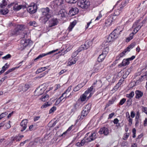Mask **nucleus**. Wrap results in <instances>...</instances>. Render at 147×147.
<instances>
[{"label":"nucleus","instance_id":"nucleus-1","mask_svg":"<svg viewBox=\"0 0 147 147\" xmlns=\"http://www.w3.org/2000/svg\"><path fill=\"white\" fill-rule=\"evenodd\" d=\"M92 93H90L89 95H88L87 91H85L84 94L80 96L78 100L74 105V107L77 108L79 106L80 101L84 102L87 100L92 96Z\"/></svg>","mask_w":147,"mask_h":147},{"label":"nucleus","instance_id":"nucleus-2","mask_svg":"<svg viewBox=\"0 0 147 147\" xmlns=\"http://www.w3.org/2000/svg\"><path fill=\"white\" fill-rule=\"evenodd\" d=\"M119 34V32L118 30L115 29L108 36L106 41L107 42H112L117 39Z\"/></svg>","mask_w":147,"mask_h":147},{"label":"nucleus","instance_id":"nucleus-3","mask_svg":"<svg viewBox=\"0 0 147 147\" xmlns=\"http://www.w3.org/2000/svg\"><path fill=\"white\" fill-rule=\"evenodd\" d=\"M136 45V43L134 42L128 46L126 49H124V51L122 53L118 55L117 57L116 61H117L119 60L121 57H123L127 52L130 51V50L132 49Z\"/></svg>","mask_w":147,"mask_h":147},{"label":"nucleus","instance_id":"nucleus-4","mask_svg":"<svg viewBox=\"0 0 147 147\" xmlns=\"http://www.w3.org/2000/svg\"><path fill=\"white\" fill-rule=\"evenodd\" d=\"M91 106L90 104H88L83 107V110L81 113V115L79 119L80 121L82 120L88 114L91 109Z\"/></svg>","mask_w":147,"mask_h":147},{"label":"nucleus","instance_id":"nucleus-5","mask_svg":"<svg viewBox=\"0 0 147 147\" xmlns=\"http://www.w3.org/2000/svg\"><path fill=\"white\" fill-rule=\"evenodd\" d=\"M8 6L9 7L13 6V10L15 11H18L22 9H24L27 7L26 5H18L17 2L16 1L11 3L8 5Z\"/></svg>","mask_w":147,"mask_h":147},{"label":"nucleus","instance_id":"nucleus-6","mask_svg":"<svg viewBox=\"0 0 147 147\" xmlns=\"http://www.w3.org/2000/svg\"><path fill=\"white\" fill-rule=\"evenodd\" d=\"M90 5V2L87 0H79L78 3V6L83 9H87Z\"/></svg>","mask_w":147,"mask_h":147},{"label":"nucleus","instance_id":"nucleus-7","mask_svg":"<svg viewBox=\"0 0 147 147\" xmlns=\"http://www.w3.org/2000/svg\"><path fill=\"white\" fill-rule=\"evenodd\" d=\"M71 86H70L62 94L61 96L57 100L56 102V103L58 102V104L62 101H63V102L67 98H65L64 97V96L65 95H67V94L71 90Z\"/></svg>","mask_w":147,"mask_h":147},{"label":"nucleus","instance_id":"nucleus-8","mask_svg":"<svg viewBox=\"0 0 147 147\" xmlns=\"http://www.w3.org/2000/svg\"><path fill=\"white\" fill-rule=\"evenodd\" d=\"M37 6L34 3H31L28 7L27 10L31 14L34 13L36 11Z\"/></svg>","mask_w":147,"mask_h":147},{"label":"nucleus","instance_id":"nucleus-9","mask_svg":"<svg viewBox=\"0 0 147 147\" xmlns=\"http://www.w3.org/2000/svg\"><path fill=\"white\" fill-rule=\"evenodd\" d=\"M26 27V26L24 25H18L12 32V34L13 35H17L18 34L19 31L23 30Z\"/></svg>","mask_w":147,"mask_h":147},{"label":"nucleus","instance_id":"nucleus-10","mask_svg":"<svg viewBox=\"0 0 147 147\" xmlns=\"http://www.w3.org/2000/svg\"><path fill=\"white\" fill-rule=\"evenodd\" d=\"M135 57V56L133 55L130 58L126 59H123L121 63L119 64V66L120 67H121L128 65L129 63V61H131L133 60Z\"/></svg>","mask_w":147,"mask_h":147},{"label":"nucleus","instance_id":"nucleus-11","mask_svg":"<svg viewBox=\"0 0 147 147\" xmlns=\"http://www.w3.org/2000/svg\"><path fill=\"white\" fill-rule=\"evenodd\" d=\"M63 0H55L52 3V5L55 8L61 7L63 4Z\"/></svg>","mask_w":147,"mask_h":147},{"label":"nucleus","instance_id":"nucleus-12","mask_svg":"<svg viewBox=\"0 0 147 147\" xmlns=\"http://www.w3.org/2000/svg\"><path fill=\"white\" fill-rule=\"evenodd\" d=\"M104 67L103 64L100 63H96L94 65L93 71L94 73L97 72L101 70Z\"/></svg>","mask_w":147,"mask_h":147},{"label":"nucleus","instance_id":"nucleus-13","mask_svg":"<svg viewBox=\"0 0 147 147\" xmlns=\"http://www.w3.org/2000/svg\"><path fill=\"white\" fill-rule=\"evenodd\" d=\"M59 23V21L56 18H52L49 21V26L52 27L57 25Z\"/></svg>","mask_w":147,"mask_h":147},{"label":"nucleus","instance_id":"nucleus-14","mask_svg":"<svg viewBox=\"0 0 147 147\" xmlns=\"http://www.w3.org/2000/svg\"><path fill=\"white\" fill-rule=\"evenodd\" d=\"M98 133L100 134H104L105 136H107L109 134L108 129L105 127H103L100 129Z\"/></svg>","mask_w":147,"mask_h":147},{"label":"nucleus","instance_id":"nucleus-15","mask_svg":"<svg viewBox=\"0 0 147 147\" xmlns=\"http://www.w3.org/2000/svg\"><path fill=\"white\" fill-rule=\"evenodd\" d=\"M96 137V133L93 132L91 133L89 137L87 138L86 140L88 142H90L95 140Z\"/></svg>","mask_w":147,"mask_h":147},{"label":"nucleus","instance_id":"nucleus-16","mask_svg":"<svg viewBox=\"0 0 147 147\" xmlns=\"http://www.w3.org/2000/svg\"><path fill=\"white\" fill-rule=\"evenodd\" d=\"M28 121L26 119L23 120L20 123L21 131H23L25 130L27 127Z\"/></svg>","mask_w":147,"mask_h":147},{"label":"nucleus","instance_id":"nucleus-17","mask_svg":"<svg viewBox=\"0 0 147 147\" xmlns=\"http://www.w3.org/2000/svg\"><path fill=\"white\" fill-rule=\"evenodd\" d=\"M91 42L87 41L85 42L84 45H81L79 49H81L80 50L81 51L86 49L91 45Z\"/></svg>","mask_w":147,"mask_h":147},{"label":"nucleus","instance_id":"nucleus-18","mask_svg":"<svg viewBox=\"0 0 147 147\" xmlns=\"http://www.w3.org/2000/svg\"><path fill=\"white\" fill-rule=\"evenodd\" d=\"M78 8L76 7H71L69 10V14L70 16H72L78 13Z\"/></svg>","mask_w":147,"mask_h":147},{"label":"nucleus","instance_id":"nucleus-19","mask_svg":"<svg viewBox=\"0 0 147 147\" xmlns=\"http://www.w3.org/2000/svg\"><path fill=\"white\" fill-rule=\"evenodd\" d=\"M30 40L29 39L26 40H22L21 41V46L22 47H23L22 48L21 50H22L27 46L29 44Z\"/></svg>","mask_w":147,"mask_h":147},{"label":"nucleus","instance_id":"nucleus-20","mask_svg":"<svg viewBox=\"0 0 147 147\" xmlns=\"http://www.w3.org/2000/svg\"><path fill=\"white\" fill-rule=\"evenodd\" d=\"M58 50V49H57L56 50H53V51H50L48 53H47L46 54H44L43 53L41 54H40L39 55L38 57H37L35 59H34V60L35 61L36 60L40 58H42L44 56H45L47 55H49L50 54H51L52 53H54V52H55L57 51Z\"/></svg>","mask_w":147,"mask_h":147},{"label":"nucleus","instance_id":"nucleus-21","mask_svg":"<svg viewBox=\"0 0 147 147\" xmlns=\"http://www.w3.org/2000/svg\"><path fill=\"white\" fill-rule=\"evenodd\" d=\"M42 15L43 16H51L50 13V9L49 8L47 7L46 8H43L41 9Z\"/></svg>","mask_w":147,"mask_h":147},{"label":"nucleus","instance_id":"nucleus-22","mask_svg":"<svg viewBox=\"0 0 147 147\" xmlns=\"http://www.w3.org/2000/svg\"><path fill=\"white\" fill-rule=\"evenodd\" d=\"M44 92V89L40 87L36 89L34 92V94L36 96H39L42 94Z\"/></svg>","mask_w":147,"mask_h":147},{"label":"nucleus","instance_id":"nucleus-23","mask_svg":"<svg viewBox=\"0 0 147 147\" xmlns=\"http://www.w3.org/2000/svg\"><path fill=\"white\" fill-rule=\"evenodd\" d=\"M133 28L134 29L133 32L131 33L133 34V36L138 32V22H135L133 25Z\"/></svg>","mask_w":147,"mask_h":147},{"label":"nucleus","instance_id":"nucleus-24","mask_svg":"<svg viewBox=\"0 0 147 147\" xmlns=\"http://www.w3.org/2000/svg\"><path fill=\"white\" fill-rule=\"evenodd\" d=\"M87 142L84 139H83L81 140L80 142H78L76 144V146L78 147H81L83 146Z\"/></svg>","mask_w":147,"mask_h":147},{"label":"nucleus","instance_id":"nucleus-25","mask_svg":"<svg viewBox=\"0 0 147 147\" xmlns=\"http://www.w3.org/2000/svg\"><path fill=\"white\" fill-rule=\"evenodd\" d=\"M76 23L77 21L76 20H74L72 22L70 23L68 29L69 32L71 31L72 29L76 24Z\"/></svg>","mask_w":147,"mask_h":147},{"label":"nucleus","instance_id":"nucleus-26","mask_svg":"<svg viewBox=\"0 0 147 147\" xmlns=\"http://www.w3.org/2000/svg\"><path fill=\"white\" fill-rule=\"evenodd\" d=\"M85 84L84 83H81L78 84L74 89V92H76L82 88L84 85Z\"/></svg>","mask_w":147,"mask_h":147},{"label":"nucleus","instance_id":"nucleus-27","mask_svg":"<svg viewBox=\"0 0 147 147\" xmlns=\"http://www.w3.org/2000/svg\"><path fill=\"white\" fill-rule=\"evenodd\" d=\"M78 60V59L77 58H72L68 62V65L71 66L75 64Z\"/></svg>","mask_w":147,"mask_h":147},{"label":"nucleus","instance_id":"nucleus-28","mask_svg":"<svg viewBox=\"0 0 147 147\" xmlns=\"http://www.w3.org/2000/svg\"><path fill=\"white\" fill-rule=\"evenodd\" d=\"M106 56L103 54V53H101L98 57L97 61L99 62L102 61L104 59Z\"/></svg>","mask_w":147,"mask_h":147},{"label":"nucleus","instance_id":"nucleus-29","mask_svg":"<svg viewBox=\"0 0 147 147\" xmlns=\"http://www.w3.org/2000/svg\"><path fill=\"white\" fill-rule=\"evenodd\" d=\"M51 17V16H43L41 18L42 21L44 23H45Z\"/></svg>","mask_w":147,"mask_h":147},{"label":"nucleus","instance_id":"nucleus-30","mask_svg":"<svg viewBox=\"0 0 147 147\" xmlns=\"http://www.w3.org/2000/svg\"><path fill=\"white\" fill-rule=\"evenodd\" d=\"M11 140L12 142H18L21 140V139L18 136H16L15 137H13L11 138Z\"/></svg>","mask_w":147,"mask_h":147},{"label":"nucleus","instance_id":"nucleus-31","mask_svg":"<svg viewBox=\"0 0 147 147\" xmlns=\"http://www.w3.org/2000/svg\"><path fill=\"white\" fill-rule=\"evenodd\" d=\"M121 9L119 8V9L115 10L114 13V16L112 18L113 19H114L115 16H118L119 14L121 12Z\"/></svg>","mask_w":147,"mask_h":147},{"label":"nucleus","instance_id":"nucleus-32","mask_svg":"<svg viewBox=\"0 0 147 147\" xmlns=\"http://www.w3.org/2000/svg\"><path fill=\"white\" fill-rule=\"evenodd\" d=\"M8 12L9 10L7 8H5V9H1L0 11V13L3 15H5L7 14L8 13Z\"/></svg>","mask_w":147,"mask_h":147},{"label":"nucleus","instance_id":"nucleus-33","mask_svg":"<svg viewBox=\"0 0 147 147\" xmlns=\"http://www.w3.org/2000/svg\"><path fill=\"white\" fill-rule=\"evenodd\" d=\"M112 20L110 19H108L106 20L105 22V26L107 27L109 26L111 24Z\"/></svg>","mask_w":147,"mask_h":147},{"label":"nucleus","instance_id":"nucleus-34","mask_svg":"<svg viewBox=\"0 0 147 147\" xmlns=\"http://www.w3.org/2000/svg\"><path fill=\"white\" fill-rule=\"evenodd\" d=\"M51 103L48 102H45L41 107V108L43 109L46 108L50 106L51 105Z\"/></svg>","mask_w":147,"mask_h":147},{"label":"nucleus","instance_id":"nucleus-35","mask_svg":"<svg viewBox=\"0 0 147 147\" xmlns=\"http://www.w3.org/2000/svg\"><path fill=\"white\" fill-rule=\"evenodd\" d=\"M29 26L36 27L38 26V24L35 21H30L28 23Z\"/></svg>","mask_w":147,"mask_h":147},{"label":"nucleus","instance_id":"nucleus-36","mask_svg":"<svg viewBox=\"0 0 147 147\" xmlns=\"http://www.w3.org/2000/svg\"><path fill=\"white\" fill-rule=\"evenodd\" d=\"M2 3L0 5V7L2 8H4L7 4V2L6 0H2Z\"/></svg>","mask_w":147,"mask_h":147},{"label":"nucleus","instance_id":"nucleus-37","mask_svg":"<svg viewBox=\"0 0 147 147\" xmlns=\"http://www.w3.org/2000/svg\"><path fill=\"white\" fill-rule=\"evenodd\" d=\"M9 65H7V63H6L4 66H3L1 70V71L3 73L9 67Z\"/></svg>","mask_w":147,"mask_h":147},{"label":"nucleus","instance_id":"nucleus-38","mask_svg":"<svg viewBox=\"0 0 147 147\" xmlns=\"http://www.w3.org/2000/svg\"><path fill=\"white\" fill-rule=\"evenodd\" d=\"M134 93L133 91H131L129 94H127L126 95V96L130 99L132 98L134 96Z\"/></svg>","mask_w":147,"mask_h":147},{"label":"nucleus","instance_id":"nucleus-39","mask_svg":"<svg viewBox=\"0 0 147 147\" xmlns=\"http://www.w3.org/2000/svg\"><path fill=\"white\" fill-rule=\"evenodd\" d=\"M81 51L80 49H78V50L75 51L74 53H73L72 55V58L75 57L76 56H77V55L78 54L79 52Z\"/></svg>","mask_w":147,"mask_h":147},{"label":"nucleus","instance_id":"nucleus-40","mask_svg":"<svg viewBox=\"0 0 147 147\" xmlns=\"http://www.w3.org/2000/svg\"><path fill=\"white\" fill-rule=\"evenodd\" d=\"M49 98V96L48 95H46L41 98V100L43 101H45L47 100Z\"/></svg>","mask_w":147,"mask_h":147},{"label":"nucleus","instance_id":"nucleus-41","mask_svg":"<svg viewBox=\"0 0 147 147\" xmlns=\"http://www.w3.org/2000/svg\"><path fill=\"white\" fill-rule=\"evenodd\" d=\"M108 51L109 48L107 47H106L103 50L102 53H103V54L106 56V55L108 53Z\"/></svg>","mask_w":147,"mask_h":147},{"label":"nucleus","instance_id":"nucleus-42","mask_svg":"<svg viewBox=\"0 0 147 147\" xmlns=\"http://www.w3.org/2000/svg\"><path fill=\"white\" fill-rule=\"evenodd\" d=\"M128 2V1L127 0L122 1L121 3V5L119 7V8L121 9V8L122 7H124L126 3Z\"/></svg>","mask_w":147,"mask_h":147},{"label":"nucleus","instance_id":"nucleus-43","mask_svg":"<svg viewBox=\"0 0 147 147\" xmlns=\"http://www.w3.org/2000/svg\"><path fill=\"white\" fill-rule=\"evenodd\" d=\"M133 34H130L129 35V36L127 38L126 40V42H129L131 39L133 38Z\"/></svg>","mask_w":147,"mask_h":147},{"label":"nucleus","instance_id":"nucleus-44","mask_svg":"<svg viewBox=\"0 0 147 147\" xmlns=\"http://www.w3.org/2000/svg\"><path fill=\"white\" fill-rule=\"evenodd\" d=\"M8 114V113L7 112H3L0 115V120L3 118L5 117Z\"/></svg>","mask_w":147,"mask_h":147},{"label":"nucleus","instance_id":"nucleus-45","mask_svg":"<svg viewBox=\"0 0 147 147\" xmlns=\"http://www.w3.org/2000/svg\"><path fill=\"white\" fill-rule=\"evenodd\" d=\"M78 0H65L66 2L70 3H74L78 1Z\"/></svg>","mask_w":147,"mask_h":147},{"label":"nucleus","instance_id":"nucleus-46","mask_svg":"<svg viewBox=\"0 0 147 147\" xmlns=\"http://www.w3.org/2000/svg\"><path fill=\"white\" fill-rule=\"evenodd\" d=\"M93 86H91L89 88H88L87 90L86 91H87V93L88 95H89L90 93H91V92L93 90Z\"/></svg>","mask_w":147,"mask_h":147},{"label":"nucleus","instance_id":"nucleus-47","mask_svg":"<svg viewBox=\"0 0 147 147\" xmlns=\"http://www.w3.org/2000/svg\"><path fill=\"white\" fill-rule=\"evenodd\" d=\"M126 100L125 98H122L120 100L119 102V105H123L125 102L126 101Z\"/></svg>","mask_w":147,"mask_h":147},{"label":"nucleus","instance_id":"nucleus-48","mask_svg":"<svg viewBox=\"0 0 147 147\" xmlns=\"http://www.w3.org/2000/svg\"><path fill=\"white\" fill-rule=\"evenodd\" d=\"M56 109V107H55L53 106L49 110V113H51L53 112Z\"/></svg>","mask_w":147,"mask_h":147},{"label":"nucleus","instance_id":"nucleus-49","mask_svg":"<svg viewBox=\"0 0 147 147\" xmlns=\"http://www.w3.org/2000/svg\"><path fill=\"white\" fill-rule=\"evenodd\" d=\"M75 92L74 91V90H73V91L70 93V94H69V95L68 96H67V95H65V96H64V97L65 98H69V97H71V96L73 95V94H74V92Z\"/></svg>","mask_w":147,"mask_h":147},{"label":"nucleus","instance_id":"nucleus-50","mask_svg":"<svg viewBox=\"0 0 147 147\" xmlns=\"http://www.w3.org/2000/svg\"><path fill=\"white\" fill-rule=\"evenodd\" d=\"M11 57V55L10 54H7L6 56L3 57L2 59L5 60Z\"/></svg>","mask_w":147,"mask_h":147},{"label":"nucleus","instance_id":"nucleus-51","mask_svg":"<svg viewBox=\"0 0 147 147\" xmlns=\"http://www.w3.org/2000/svg\"><path fill=\"white\" fill-rule=\"evenodd\" d=\"M129 133H126L124 134L123 137V139L124 140H126L127 138L129 137Z\"/></svg>","mask_w":147,"mask_h":147},{"label":"nucleus","instance_id":"nucleus-52","mask_svg":"<svg viewBox=\"0 0 147 147\" xmlns=\"http://www.w3.org/2000/svg\"><path fill=\"white\" fill-rule=\"evenodd\" d=\"M10 121H9L8 123H6L5 124H4L5 127L7 129L9 128L11 126L10 124Z\"/></svg>","mask_w":147,"mask_h":147},{"label":"nucleus","instance_id":"nucleus-53","mask_svg":"<svg viewBox=\"0 0 147 147\" xmlns=\"http://www.w3.org/2000/svg\"><path fill=\"white\" fill-rule=\"evenodd\" d=\"M48 73V72L47 71H45L43 73H42L41 74L40 76H39L38 77V78H41L43 77H44V76H45V75Z\"/></svg>","mask_w":147,"mask_h":147},{"label":"nucleus","instance_id":"nucleus-54","mask_svg":"<svg viewBox=\"0 0 147 147\" xmlns=\"http://www.w3.org/2000/svg\"><path fill=\"white\" fill-rule=\"evenodd\" d=\"M102 17V14L101 13V11H100L99 12V14L98 16L97 17L96 19L95 20H98L99 19H100Z\"/></svg>","mask_w":147,"mask_h":147},{"label":"nucleus","instance_id":"nucleus-55","mask_svg":"<svg viewBox=\"0 0 147 147\" xmlns=\"http://www.w3.org/2000/svg\"><path fill=\"white\" fill-rule=\"evenodd\" d=\"M146 74H145L143 76H141V78L139 79V80L140 82L142 81L145 79L146 78Z\"/></svg>","mask_w":147,"mask_h":147},{"label":"nucleus","instance_id":"nucleus-56","mask_svg":"<svg viewBox=\"0 0 147 147\" xmlns=\"http://www.w3.org/2000/svg\"><path fill=\"white\" fill-rule=\"evenodd\" d=\"M20 66H19L18 67H13L11 69H9L8 70L9 73H10V72H11L13 71L14 70H15V69L18 68L20 67Z\"/></svg>","mask_w":147,"mask_h":147},{"label":"nucleus","instance_id":"nucleus-57","mask_svg":"<svg viewBox=\"0 0 147 147\" xmlns=\"http://www.w3.org/2000/svg\"><path fill=\"white\" fill-rule=\"evenodd\" d=\"M43 71V70L42 69H41V67H40L36 71V74H38L39 73H40Z\"/></svg>","mask_w":147,"mask_h":147},{"label":"nucleus","instance_id":"nucleus-58","mask_svg":"<svg viewBox=\"0 0 147 147\" xmlns=\"http://www.w3.org/2000/svg\"><path fill=\"white\" fill-rule=\"evenodd\" d=\"M136 129L135 128H134L132 130L133 136L132 137L133 138H135L136 137Z\"/></svg>","mask_w":147,"mask_h":147},{"label":"nucleus","instance_id":"nucleus-59","mask_svg":"<svg viewBox=\"0 0 147 147\" xmlns=\"http://www.w3.org/2000/svg\"><path fill=\"white\" fill-rule=\"evenodd\" d=\"M127 105L128 106H130L131 104V100L130 99H128L127 101Z\"/></svg>","mask_w":147,"mask_h":147},{"label":"nucleus","instance_id":"nucleus-60","mask_svg":"<svg viewBox=\"0 0 147 147\" xmlns=\"http://www.w3.org/2000/svg\"><path fill=\"white\" fill-rule=\"evenodd\" d=\"M30 87V86L28 84H25L24 88H25V91H27Z\"/></svg>","mask_w":147,"mask_h":147},{"label":"nucleus","instance_id":"nucleus-61","mask_svg":"<svg viewBox=\"0 0 147 147\" xmlns=\"http://www.w3.org/2000/svg\"><path fill=\"white\" fill-rule=\"evenodd\" d=\"M142 109V111L147 115V108L143 107Z\"/></svg>","mask_w":147,"mask_h":147},{"label":"nucleus","instance_id":"nucleus-62","mask_svg":"<svg viewBox=\"0 0 147 147\" xmlns=\"http://www.w3.org/2000/svg\"><path fill=\"white\" fill-rule=\"evenodd\" d=\"M143 95V93L142 92L138 90V98L141 97Z\"/></svg>","mask_w":147,"mask_h":147},{"label":"nucleus","instance_id":"nucleus-63","mask_svg":"<svg viewBox=\"0 0 147 147\" xmlns=\"http://www.w3.org/2000/svg\"><path fill=\"white\" fill-rule=\"evenodd\" d=\"M119 120L117 118H115L113 120V122L114 124H117L119 123Z\"/></svg>","mask_w":147,"mask_h":147},{"label":"nucleus","instance_id":"nucleus-64","mask_svg":"<svg viewBox=\"0 0 147 147\" xmlns=\"http://www.w3.org/2000/svg\"><path fill=\"white\" fill-rule=\"evenodd\" d=\"M66 70L65 69L62 70L59 73V75H61L63 74L64 73L66 72Z\"/></svg>","mask_w":147,"mask_h":147}]
</instances>
